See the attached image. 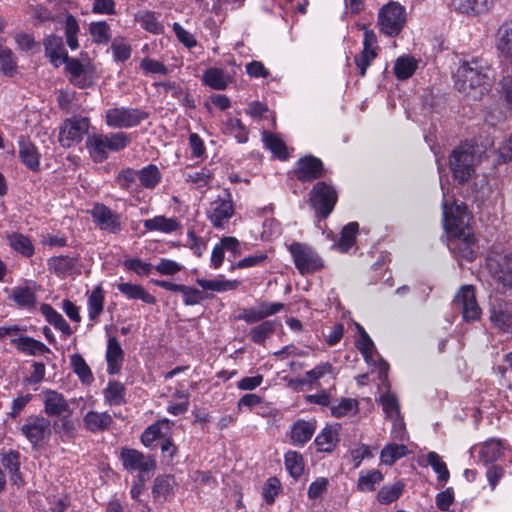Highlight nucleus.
I'll return each instance as SVG.
<instances>
[{"label":"nucleus","instance_id":"0eeeda50","mask_svg":"<svg viewBox=\"0 0 512 512\" xmlns=\"http://www.w3.org/2000/svg\"><path fill=\"white\" fill-rule=\"evenodd\" d=\"M338 201V193L334 186L325 181L317 182L309 193V203L316 214L327 218Z\"/></svg>","mask_w":512,"mask_h":512},{"label":"nucleus","instance_id":"a19ab883","mask_svg":"<svg viewBox=\"0 0 512 512\" xmlns=\"http://www.w3.org/2000/svg\"><path fill=\"white\" fill-rule=\"evenodd\" d=\"M196 283L204 290H210L215 292L234 290L240 285V282L238 280H225L220 278L212 280L199 278L196 280Z\"/></svg>","mask_w":512,"mask_h":512},{"label":"nucleus","instance_id":"473e14b6","mask_svg":"<svg viewBox=\"0 0 512 512\" xmlns=\"http://www.w3.org/2000/svg\"><path fill=\"white\" fill-rule=\"evenodd\" d=\"M10 298L21 308H33L37 302L35 291L28 286L13 288Z\"/></svg>","mask_w":512,"mask_h":512},{"label":"nucleus","instance_id":"ddd939ff","mask_svg":"<svg viewBox=\"0 0 512 512\" xmlns=\"http://www.w3.org/2000/svg\"><path fill=\"white\" fill-rule=\"evenodd\" d=\"M65 65V69L69 74V81L73 85L83 89L94 84L96 72L94 66L89 61L81 62L77 58H71Z\"/></svg>","mask_w":512,"mask_h":512},{"label":"nucleus","instance_id":"a211bd4d","mask_svg":"<svg viewBox=\"0 0 512 512\" xmlns=\"http://www.w3.org/2000/svg\"><path fill=\"white\" fill-rule=\"evenodd\" d=\"M94 223L109 233H119L122 230L120 215L104 204H95L91 210Z\"/></svg>","mask_w":512,"mask_h":512},{"label":"nucleus","instance_id":"c756f323","mask_svg":"<svg viewBox=\"0 0 512 512\" xmlns=\"http://www.w3.org/2000/svg\"><path fill=\"white\" fill-rule=\"evenodd\" d=\"M143 225L149 231H160L163 233H172L180 227V223L176 218H167L162 215L144 220Z\"/></svg>","mask_w":512,"mask_h":512},{"label":"nucleus","instance_id":"2f4dec72","mask_svg":"<svg viewBox=\"0 0 512 512\" xmlns=\"http://www.w3.org/2000/svg\"><path fill=\"white\" fill-rule=\"evenodd\" d=\"M89 34L92 42L97 45H107L112 39L111 27L106 21L91 22Z\"/></svg>","mask_w":512,"mask_h":512},{"label":"nucleus","instance_id":"bb28decb","mask_svg":"<svg viewBox=\"0 0 512 512\" xmlns=\"http://www.w3.org/2000/svg\"><path fill=\"white\" fill-rule=\"evenodd\" d=\"M205 85L215 90H224L232 82V77L220 68H209L202 76Z\"/></svg>","mask_w":512,"mask_h":512},{"label":"nucleus","instance_id":"bf43d9fd","mask_svg":"<svg viewBox=\"0 0 512 512\" xmlns=\"http://www.w3.org/2000/svg\"><path fill=\"white\" fill-rule=\"evenodd\" d=\"M490 320L493 325L503 332L512 329V316L502 309L492 308Z\"/></svg>","mask_w":512,"mask_h":512},{"label":"nucleus","instance_id":"37998d69","mask_svg":"<svg viewBox=\"0 0 512 512\" xmlns=\"http://www.w3.org/2000/svg\"><path fill=\"white\" fill-rule=\"evenodd\" d=\"M70 363L75 374L83 384H90L94 380L92 371L80 354H73Z\"/></svg>","mask_w":512,"mask_h":512},{"label":"nucleus","instance_id":"39448f33","mask_svg":"<svg viewBox=\"0 0 512 512\" xmlns=\"http://www.w3.org/2000/svg\"><path fill=\"white\" fill-rule=\"evenodd\" d=\"M477 162L473 146L464 144L454 148L449 158L454 179L460 184L468 182L475 172Z\"/></svg>","mask_w":512,"mask_h":512},{"label":"nucleus","instance_id":"7ed1b4c3","mask_svg":"<svg viewBox=\"0 0 512 512\" xmlns=\"http://www.w3.org/2000/svg\"><path fill=\"white\" fill-rule=\"evenodd\" d=\"M489 66L483 59L473 58L463 62L455 73V86L458 91L470 94L480 88L489 79Z\"/></svg>","mask_w":512,"mask_h":512},{"label":"nucleus","instance_id":"c9c22d12","mask_svg":"<svg viewBox=\"0 0 512 512\" xmlns=\"http://www.w3.org/2000/svg\"><path fill=\"white\" fill-rule=\"evenodd\" d=\"M80 33V25L77 18L68 13L64 21V34L67 45L71 50H77L79 48L78 35Z\"/></svg>","mask_w":512,"mask_h":512},{"label":"nucleus","instance_id":"dca6fc26","mask_svg":"<svg viewBox=\"0 0 512 512\" xmlns=\"http://www.w3.org/2000/svg\"><path fill=\"white\" fill-rule=\"evenodd\" d=\"M120 458L126 470L138 471L139 475L145 476V473L154 471L156 468L155 460L151 456L144 455L135 449L123 448Z\"/></svg>","mask_w":512,"mask_h":512},{"label":"nucleus","instance_id":"f3484780","mask_svg":"<svg viewBox=\"0 0 512 512\" xmlns=\"http://www.w3.org/2000/svg\"><path fill=\"white\" fill-rule=\"evenodd\" d=\"M323 162L312 155L300 158L293 170L295 177L301 182H312L323 176Z\"/></svg>","mask_w":512,"mask_h":512},{"label":"nucleus","instance_id":"3c124183","mask_svg":"<svg viewBox=\"0 0 512 512\" xmlns=\"http://www.w3.org/2000/svg\"><path fill=\"white\" fill-rule=\"evenodd\" d=\"M125 388L117 381L108 382L107 387L104 389L105 400L110 405H120L124 402Z\"/></svg>","mask_w":512,"mask_h":512},{"label":"nucleus","instance_id":"864d4df0","mask_svg":"<svg viewBox=\"0 0 512 512\" xmlns=\"http://www.w3.org/2000/svg\"><path fill=\"white\" fill-rule=\"evenodd\" d=\"M358 229L359 225L357 222H350L343 227L338 243L341 251L346 252L354 245Z\"/></svg>","mask_w":512,"mask_h":512},{"label":"nucleus","instance_id":"e2e57ef3","mask_svg":"<svg viewBox=\"0 0 512 512\" xmlns=\"http://www.w3.org/2000/svg\"><path fill=\"white\" fill-rule=\"evenodd\" d=\"M332 370L333 367L329 362L320 363L319 365L315 366L313 369L305 373V379L303 380V382L308 383L310 385L316 384L320 378L332 373Z\"/></svg>","mask_w":512,"mask_h":512},{"label":"nucleus","instance_id":"c85d7f7f","mask_svg":"<svg viewBox=\"0 0 512 512\" xmlns=\"http://www.w3.org/2000/svg\"><path fill=\"white\" fill-rule=\"evenodd\" d=\"M117 289L128 299L141 300L147 304H154L156 299L148 293L141 285L122 282L117 284Z\"/></svg>","mask_w":512,"mask_h":512},{"label":"nucleus","instance_id":"ea45409f","mask_svg":"<svg viewBox=\"0 0 512 512\" xmlns=\"http://www.w3.org/2000/svg\"><path fill=\"white\" fill-rule=\"evenodd\" d=\"M175 485L174 477L171 475H159L155 478L153 487H152V495L154 499H164L172 494L173 487Z\"/></svg>","mask_w":512,"mask_h":512},{"label":"nucleus","instance_id":"680f3d73","mask_svg":"<svg viewBox=\"0 0 512 512\" xmlns=\"http://www.w3.org/2000/svg\"><path fill=\"white\" fill-rule=\"evenodd\" d=\"M185 180L194 184L197 188H202L209 185L212 180V172L208 168H201L200 170L187 173Z\"/></svg>","mask_w":512,"mask_h":512},{"label":"nucleus","instance_id":"f704fd0d","mask_svg":"<svg viewBox=\"0 0 512 512\" xmlns=\"http://www.w3.org/2000/svg\"><path fill=\"white\" fill-rule=\"evenodd\" d=\"M41 312L46 317V320L63 334L70 336L73 333L63 316L49 304H42Z\"/></svg>","mask_w":512,"mask_h":512},{"label":"nucleus","instance_id":"69168bd1","mask_svg":"<svg viewBox=\"0 0 512 512\" xmlns=\"http://www.w3.org/2000/svg\"><path fill=\"white\" fill-rule=\"evenodd\" d=\"M139 23L143 29L153 34H160L163 32V25L158 21L154 12H145L140 16Z\"/></svg>","mask_w":512,"mask_h":512},{"label":"nucleus","instance_id":"4d7b16f0","mask_svg":"<svg viewBox=\"0 0 512 512\" xmlns=\"http://www.w3.org/2000/svg\"><path fill=\"white\" fill-rule=\"evenodd\" d=\"M452 6L461 13H480L487 8V0H452Z\"/></svg>","mask_w":512,"mask_h":512},{"label":"nucleus","instance_id":"603ef678","mask_svg":"<svg viewBox=\"0 0 512 512\" xmlns=\"http://www.w3.org/2000/svg\"><path fill=\"white\" fill-rule=\"evenodd\" d=\"M10 246L25 257H30L34 253V247L31 240L22 234H12L9 237Z\"/></svg>","mask_w":512,"mask_h":512},{"label":"nucleus","instance_id":"423d86ee","mask_svg":"<svg viewBox=\"0 0 512 512\" xmlns=\"http://www.w3.org/2000/svg\"><path fill=\"white\" fill-rule=\"evenodd\" d=\"M149 117V114L140 109L126 106L112 107L105 111V123L113 129H130L137 127Z\"/></svg>","mask_w":512,"mask_h":512},{"label":"nucleus","instance_id":"f257e3e1","mask_svg":"<svg viewBox=\"0 0 512 512\" xmlns=\"http://www.w3.org/2000/svg\"><path fill=\"white\" fill-rule=\"evenodd\" d=\"M470 216L463 202L443 204L444 227L448 232V247L455 257L472 262L476 258V238L469 227Z\"/></svg>","mask_w":512,"mask_h":512},{"label":"nucleus","instance_id":"338daca9","mask_svg":"<svg viewBox=\"0 0 512 512\" xmlns=\"http://www.w3.org/2000/svg\"><path fill=\"white\" fill-rule=\"evenodd\" d=\"M140 68L145 74L167 75L168 68L160 61L146 57L140 62Z\"/></svg>","mask_w":512,"mask_h":512},{"label":"nucleus","instance_id":"a18cd8bd","mask_svg":"<svg viewBox=\"0 0 512 512\" xmlns=\"http://www.w3.org/2000/svg\"><path fill=\"white\" fill-rule=\"evenodd\" d=\"M379 403L382 405V409L386 414V417L392 421H398L400 418V408L398 399L395 394L390 391L382 394L379 398Z\"/></svg>","mask_w":512,"mask_h":512},{"label":"nucleus","instance_id":"1a4fd4ad","mask_svg":"<svg viewBox=\"0 0 512 512\" xmlns=\"http://www.w3.org/2000/svg\"><path fill=\"white\" fill-rule=\"evenodd\" d=\"M453 308L462 315L466 322L476 321L482 311L476 300L475 288L472 285L462 286L453 299Z\"/></svg>","mask_w":512,"mask_h":512},{"label":"nucleus","instance_id":"393cba45","mask_svg":"<svg viewBox=\"0 0 512 512\" xmlns=\"http://www.w3.org/2000/svg\"><path fill=\"white\" fill-rule=\"evenodd\" d=\"M124 358L123 349L116 337H110L107 343L106 361L109 374H116L120 371Z\"/></svg>","mask_w":512,"mask_h":512},{"label":"nucleus","instance_id":"c03bdc74","mask_svg":"<svg viewBox=\"0 0 512 512\" xmlns=\"http://www.w3.org/2000/svg\"><path fill=\"white\" fill-rule=\"evenodd\" d=\"M225 134L233 136L238 143H246L248 141V132L240 119L228 118L223 126Z\"/></svg>","mask_w":512,"mask_h":512},{"label":"nucleus","instance_id":"6ab92c4d","mask_svg":"<svg viewBox=\"0 0 512 512\" xmlns=\"http://www.w3.org/2000/svg\"><path fill=\"white\" fill-rule=\"evenodd\" d=\"M495 47L501 62L512 69V20L504 22L499 27Z\"/></svg>","mask_w":512,"mask_h":512},{"label":"nucleus","instance_id":"58836bf2","mask_svg":"<svg viewBox=\"0 0 512 512\" xmlns=\"http://www.w3.org/2000/svg\"><path fill=\"white\" fill-rule=\"evenodd\" d=\"M262 139L266 148H268L280 160H286L289 157L287 147L284 141L277 135L264 131Z\"/></svg>","mask_w":512,"mask_h":512},{"label":"nucleus","instance_id":"f8f14e48","mask_svg":"<svg viewBox=\"0 0 512 512\" xmlns=\"http://www.w3.org/2000/svg\"><path fill=\"white\" fill-rule=\"evenodd\" d=\"M486 265L498 283L512 288V253L493 254L487 258Z\"/></svg>","mask_w":512,"mask_h":512},{"label":"nucleus","instance_id":"4c0bfd02","mask_svg":"<svg viewBox=\"0 0 512 512\" xmlns=\"http://www.w3.org/2000/svg\"><path fill=\"white\" fill-rule=\"evenodd\" d=\"M276 321L265 320L252 327L249 332V338L252 342L263 345L268 337L274 333Z\"/></svg>","mask_w":512,"mask_h":512},{"label":"nucleus","instance_id":"6e6d98bb","mask_svg":"<svg viewBox=\"0 0 512 512\" xmlns=\"http://www.w3.org/2000/svg\"><path fill=\"white\" fill-rule=\"evenodd\" d=\"M403 488L404 484L401 482L383 486L378 492V501L382 504H389L396 501L401 496Z\"/></svg>","mask_w":512,"mask_h":512},{"label":"nucleus","instance_id":"72a5a7b5","mask_svg":"<svg viewBox=\"0 0 512 512\" xmlns=\"http://www.w3.org/2000/svg\"><path fill=\"white\" fill-rule=\"evenodd\" d=\"M105 292L103 288L96 286L88 296V317L90 320H96L104 309Z\"/></svg>","mask_w":512,"mask_h":512},{"label":"nucleus","instance_id":"a878e982","mask_svg":"<svg viewBox=\"0 0 512 512\" xmlns=\"http://www.w3.org/2000/svg\"><path fill=\"white\" fill-rule=\"evenodd\" d=\"M112 422L113 418L107 412L89 411L83 418L85 428L93 433L109 429Z\"/></svg>","mask_w":512,"mask_h":512},{"label":"nucleus","instance_id":"b1692460","mask_svg":"<svg viewBox=\"0 0 512 512\" xmlns=\"http://www.w3.org/2000/svg\"><path fill=\"white\" fill-rule=\"evenodd\" d=\"M19 156L23 164L32 171H37L40 166V154L36 146L25 137H20Z\"/></svg>","mask_w":512,"mask_h":512},{"label":"nucleus","instance_id":"7c9ffc66","mask_svg":"<svg viewBox=\"0 0 512 512\" xmlns=\"http://www.w3.org/2000/svg\"><path fill=\"white\" fill-rule=\"evenodd\" d=\"M2 465L9 471L10 480L13 484L20 485L22 477L20 473V454L17 451L10 450L3 454L1 459Z\"/></svg>","mask_w":512,"mask_h":512},{"label":"nucleus","instance_id":"9b49d317","mask_svg":"<svg viewBox=\"0 0 512 512\" xmlns=\"http://www.w3.org/2000/svg\"><path fill=\"white\" fill-rule=\"evenodd\" d=\"M20 430L33 448H37L51 436V421L43 416L32 415L26 419Z\"/></svg>","mask_w":512,"mask_h":512},{"label":"nucleus","instance_id":"20e7f679","mask_svg":"<svg viewBox=\"0 0 512 512\" xmlns=\"http://www.w3.org/2000/svg\"><path fill=\"white\" fill-rule=\"evenodd\" d=\"M407 21L406 9L398 2L390 1L383 5L377 16V26L381 34L396 37Z\"/></svg>","mask_w":512,"mask_h":512},{"label":"nucleus","instance_id":"4468645a","mask_svg":"<svg viewBox=\"0 0 512 512\" xmlns=\"http://www.w3.org/2000/svg\"><path fill=\"white\" fill-rule=\"evenodd\" d=\"M89 121L85 117H72L67 119L60 128L59 142L63 147H70L79 143L88 131Z\"/></svg>","mask_w":512,"mask_h":512},{"label":"nucleus","instance_id":"4be33fe9","mask_svg":"<svg viewBox=\"0 0 512 512\" xmlns=\"http://www.w3.org/2000/svg\"><path fill=\"white\" fill-rule=\"evenodd\" d=\"M315 420L299 419L290 428V439L293 445L303 446L310 441L316 431Z\"/></svg>","mask_w":512,"mask_h":512},{"label":"nucleus","instance_id":"5fc2aeb1","mask_svg":"<svg viewBox=\"0 0 512 512\" xmlns=\"http://www.w3.org/2000/svg\"><path fill=\"white\" fill-rule=\"evenodd\" d=\"M427 462L438 475V480L440 482L445 483L448 481L450 477L449 470L446 463L442 460L438 453L434 451L429 452L427 454Z\"/></svg>","mask_w":512,"mask_h":512},{"label":"nucleus","instance_id":"2eb2a0df","mask_svg":"<svg viewBox=\"0 0 512 512\" xmlns=\"http://www.w3.org/2000/svg\"><path fill=\"white\" fill-rule=\"evenodd\" d=\"M363 30V50L354 59L355 65L358 68L361 77L366 75L368 67L377 57L379 50L376 33L373 30L366 28L365 26H363Z\"/></svg>","mask_w":512,"mask_h":512},{"label":"nucleus","instance_id":"e433bc0d","mask_svg":"<svg viewBox=\"0 0 512 512\" xmlns=\"http://www.w3.org/2000/svg\"><path fill=\"white\" fill-rule=\"evenodd\" d=\"M138 179L144 188L154 189L161 182L162 174L156 165L149 164L138 170Z\"/></svg>","mask_w":512,"mask_h":512},{"label":"nucleus","instance_id":"8fccbe9b","mask_svg":"<svg viewBox=\"0 0 512 512\" xmlns=\"http://www.w3.org/2000/svg\"><path fill=\"white\" fill-rule=\"evenodd\" d=\"M383 479V475L379 470L373 469L367 472H361L358 479V489L360 491H372L375 489L376 484H379Z\"/></svg>","mask_w":512,"mask_h":512},{"label":"nucleus","instance_id":"0e129e2a","mask_svg":"<svg viewBox=\"0 0 512 512\" xmlns=\"http://www.w3.org/2000/svg\"><path fill=\"white\" fill-rule=\"evenodd\" d=\"M358 402L352 398H342L337 404L330 407L331 414L336 418L348 415L352 410L357 409Z\"/></svg>","mask_w":512,"mask_h":512},{"label":"nucleus","instance_id":"79ce46f5","mask_svg":"<svg viewBox=\"0 0 512 512\" xmlns=\"http://www.w3.org/2000/svg\"><path fill=\"white\" fill-rule=\"evenodd\" d=\"M504 451V445L500 440H489L482 446L479 456L485 463L498 460Z\"/></svg>","mask_w":512,"mask_h":512},{"label":"nucleus","instance_id":"13d9d810","mask_svg":"<svg viewBox=\"0 0 512 512\" xmlns=\"http://www.w3.org/2000/svg\"><path fill=\"white\" fill-rule=\"evenodd\" d=\"M77 259L69 256H54L48 260V266L56 273H65L74 268Z\"/></svg>","mask_w":512,"mask_h":512},{"label":"nucleus","instance_id":"09e8293b","mask_svg":"<svg viewBox=\"0 0 512 512\" xmlns=\"http://www.w3.org/2000/svg\"><path fill=\"white\" fill-rule=\"evenodd\" d=\"M285 467L293 478H299L304 472L303 456L299 452L288 451L285 454Z\"/></svg>","mask_w":512,"mask_h":512},{"label":"nucleus","instance_id":"9d476101","mask_svg":"<svg viewBox=\"0 0 512 512\" xmlns=\"http://www.w3.org/2000/svg\"><path fill=\"white\" fill-rule=\"evenodd\" d=\"M234 215V204L231 193L224 190L221 195L210 202L206 210V216L212 225L217 229H222Z\"/></svg>","mask_w":512,"mask_h":512},{"label":"nucleus","instance_id":"49530a36","mask_svg":"<svg viewBox=\"0 0 512 512\" xmlns=\"http://www.w3.org/2000/svg\"><path fill=\"white\" fill-rule=\"evenodd\" d=\"M408 452L404 444H387L381 450V461L386 465H393L398 459L404 457Z\"/></svg>","mask_w":512,"mask_h":512},{"label":"nucleus","instance_id":"de8ad7c7","mask_svg":"<svg viewBox=\"0 0 512 512\" xmlns=\"http://www.w3.org/2000/svg\"><path fill=\"white\" fill-rule=\"evenodd\" d=\"M417 68L416 61L409 56H402L396 60L394 73L399 80L410 78Z\"/></svg>","mask_w":512,"mask_h":512},{"label":"nucleus","instance_id":"774afa93","mask_svg":"<svg viewBox=\"0 0 512 512\" xmlns=\"http://www.w3.org/2000/svg\"><path fill=\"white\" fill-rule=\"evenodd\" d=\"M29 13L40 23L57 20L56 15L53 14L51 9L42 4L31 5L29 7Z\"/></svg>","mask_w":512,"mask_h":512},{"label":"nucleus","instance_id":"cd10ccee","mask_svg":"<svg viewBox=\"0 0 512 512\" xmlns=\"http://www.w3.org/2000/svg\"><path fill=\"white\" fill-rule=\"evenodd\" d=\"M339 441L337 429L326 426L315 438L314 445L318 452L331 453Z\"/></svg>","mask_w":512,"mask_h":512},{"label":"nucleus","instance_id":"6e6552de","mask_svg":"<svg viewBox=\"0 0 512 512\" xmlns=\"http://www.w3.org/2000/svg\"><path fill=\"white\" fill-rule=\"evenodd\" d=\"M288 250L292 255L295 267L302 275L319 271L324 266L318 253L304 243L293 242L289 245Z\"/></svg>","mask_w":512,"mask_h":512},{"label":"nucleus","instance_id":"5701e85b","mask_svg":"<svg viewBox=\"0 0 512 512\" xmlns=\"http://www.w3.org/2000/svg\"><path fill=\"white\" fill-rule=\"evenodd\" d=\"M11 343L19 352L29 356L52 354L51 349L48 346L30 336L12 338Z\"/></svg>","mask_w":512,"mask_h":512},{"label":"nucleus","instance_id":"052dcab7","mask_svg":"<svg viewBox=\"0 0 512 512\" xmlns=\"http://www.w3.org/2000/svg\"><path fill=\"white\" fill-rule=\"evenodd\" d=\"M499 96L505 108L512 112V75L503 76L499 83Z\"/></svg>","mask_w":512,"mask_h":512},{"label":"nucleus","instance_id":"412c9836","mask_svg":"<svg viewBox=\"0 0 512 512\" xmlns=\"http://www.w3.org/2000/svg\"><path fill=\"white\" fill-rule=\"evenodd\" d=\"M44 412L50 416H60L66 412L71 413L69 404L63 394L46 389L42 391Z\"/></svg>","mask_w":512,"mask_h":512},{"label":"nucleus","instance_id":"f03ea898","mask_svg":"<svg viewBox=\"0 0 512 512\" xmlns=\"http://www.w3.org/2000/svg\"><path fill=\"white\" fill-rule=\"evenodd\" d=\"M131 143V137L125 132L93 134L88 136L86 147L96 163L105 161L110 152L124 150Z\"/></svg>","mask_w":512,"mask_h":512},{"label":"nucleus","instance_id":"aec40b11","mask_svg":"<svg viewBox=\"0 0 512 512\" xmlns=\"http://www.w3.org/2000/svg\"><path fill=\"white\" fill-rule=\"evenodd\" d=\"M43 45L46 57L55 67H59L63 63L66 64L72 58L68 56L63 39L60 36L54 34L47 36Z\"/></svg>","mask_w":512,"mask_h":512}]
</instances>
